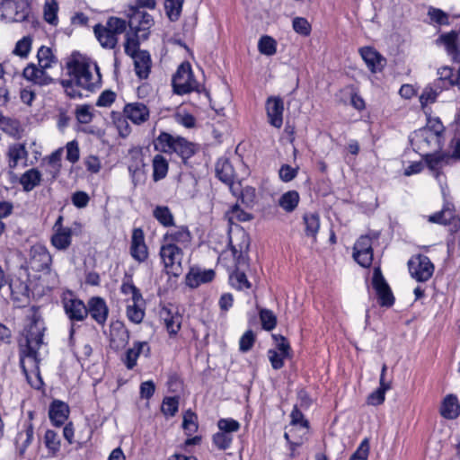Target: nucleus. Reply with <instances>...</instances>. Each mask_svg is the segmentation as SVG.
I'll return each instance as SVG.
<instances>
[{
  "label": "nucleus",
  "instance_id": "1",
  "mask_svg": "<svg viewBox=\"0 0 460 460\" xmlns=\"http://www.w3.org/2000/svg\"><path fill=\"white\" fill-rule=\"evenodd\" d=\"M66 69L80 88L92 92L101 86L102 75L99 66L89 58L73 56L66 63Z\"/></svg>",
  "mask_w": 460,
  "mask_h": 460
},
{
  "label": "nucleus",
  "instance_id": "2",
  "mask_svg": "<svg viewBox=\"0 0 460 460\" xmlns=\"http://www.w3.org/2000/svg\"><path fill=\"white\" fill-rule=\"evenodd\" d=\"M127 29V21L119 17H110L105 25L96 24L93 32L101 46L112 49L118 43V36Z\"/></svg>",
  "mask_w": 460,
  "mask_h": 460
},
{
  "label": "nucleus",
  "instance_id": "3",
  "mask_svg": "<svg viewBox=\"0 0 460 460\" xmlns=\"http://www.w3.org/2000/svg\"><path fill=\"white\" fill-rule=\"evenodd\" d=\"M45 326L40 315L33 314L31 323L25 329L26 349L23 351L26 358L37 362L38 349L42 345Z\"/></svg>",
  "mask_w": 460,
  "mask_h": 460
},
{
  "label": "nucleus",
  "instance_id": "4",
  "mask_svg": "<svg viewBox=\"0 0 460 460\" xmlns=\"http://www.w3.org/2000/svg\"><path fill=\"white\" fill-rule=\"evenodd\" d=\"M127 17L128 19L127 26L129 27L131 33L146 39L148 34L146 31L154 25L153 17L134 5L128 6Z\"/></svg>",
  "mask_w": 460,
  "mask_h": 460
},
{
  "label": "nucleus",
  "instance_id": "5",
  "mask_svg": "<svg viewBox=\"0 0 460 460\" xmlns=\"http://www.w3.org/2000/svg\"><path fill=\"white\" fill-rule=\"evenodd\" d=\"M172 83L174 93L181 95L198 91L199 86L193 77L189 63H183L178 67Z\"/></svg>",
  "mask_w": 460,
  "mask_h": 460
},
{
  "label": "nucleus",
  "instance_id": "6",
  "mask_svg": "<svg viewBox=\"0 0 460 460\" xmlns=\"http://www.w3.org/2000/svg\"><path fill=\"white\" fill-rule=\"evenodd\" d=\"M411 143L420 153L438 151L443 145V136H436L429 128H420L414 132Z\"/></svg>",
  "mask_w": 460,
  "mask_h": 460
},
{
  "label": "nucleus",
  "instance_id": "7",
  "mask_svg": "<svg viewBox=\"0 0 460 460\" xmlns=\"http://www.w3.org/2000/svg\"><path fill=\"white\" fill-rule=\"evenodd\" d=\"M409 271L413 279L419 282L429 280L434 272V265L426 255L412 256L408 261Z\"/></svg>",
  "mask_w": 460,
  "mask_h": 460
},
{
  "label": "nucleus",
  "instance_id": "8",
  "mask_svg": "<svg viewBox=\"0 0 460 460\" xmlns=\"http://www.w3.org/2000/svg\"><path fill=\"white\" fill-rule=\"evenodd\" d=\"M372 285L380 305L386 307L392 306L394 303V295L378 267L374 269Z\"/></svg>",
  "mask_w": 460,
  "mask_h": 460
},
{
  "label": "nucleus",
  "instance_id": "9",
  "mask_svg": "<svg viewBox=\"0 0 460 460\" xmlns=\"http://www.w3.org/2000/svg\"><path fill=\"white\" fill-rule=\"evenodd\" d=\"M62 304L66 316L72 323L82 322L88 315L86 305L72 293L63 296Z\"/></svg>",
  "mask_w": 460,
  "mask_h": 460
},
{
  "label": "nucleus",
  "instance_id": "10",
  "mask_svg": "<svg viewBox=\"0 0 460 460\" xmlns=\"http://www.w3.org/2000/svg\"><path fill=\"white\" fill-rule=\"evenodd\" d=\"M249 246L250 238L243 230L238 231L234 236L230 237V247L236 262V268H239L241 264H244L246 262L245 254Z\"/></svg>",
  "mask_w": 460,
  "mask_h": 460
},
{
  "label": "nucleus",
  "instance_id": "11",
  "mask_svg": "<svg viewBox=\"0 0 460 460\" xmlns=\"http://www.w3.org/2000/svg\"><path fill=\"white\" fill-rule=\"evenodd\" d=\"M129 341V332L120 321L112 322L110 325V347L119 351L126 347Z\"/></svg>",
  "mask_w": 460,
  "mask_h": 460
},
{
  "label": "nucleus",
  "instance_id": "12",
  "mask_svg": "<svg viewBox=\"0 0 460 460\" xmlns=\"http://www.w3.org/2000/svg\"><path fill=\"white\" fill-rule=\"evenodd\" d=\"M11 298L16 307H25L30 303L28 284L19 278L13 279L9 284Z\"/></svg>",
  "mask_w": 460,
  "mask_h": 460
},
{
  "label": "nucleus",
  "instance_id": "13",
  "mask_svg": "<svg viewBox=\"0 0 460 460\" xmlns=\"http://www.w3.org/2000/svg\"><path fill=\"white\" fill-rule=\"evenodd\" d=\"M266 111L269 123L277 128H280L283 124V100L278 96L269 97L266 101Z\"/></svg>",
  "mask_w": 460,
  "mask_h": 460
},
{
  "label": "nucleus",
  "instance_id": "14",
  "mask_svg": "<svg viewBox=\"0 0 460 460\" xmlns=\"http://www.w3.org/2000/svg\"><path fill=\"white\" fill-rule=\"evenodd\" d=\"M30 263L31 269L37 271L49 270L52 257L45 246L36 244L31 249Z\"/></svg>",
  "mask_w": 460,
  "mask_h": 460
},
{
  "label": "nucleus",
  "instance_id": "15",
  "mask_svg": "<svg viewBox=\"0 0 460 460\" xmlns=\"http://www.w3.org/2000/svg\"><path fill=\"white\" fill-rule=\"evenodd\" d=\"M161 259L166 268L181 267L183 258L181 247L164 242L160 249Z\"/></svg>",
  "mask_w": 460,
  "mask_h": 460
},
{
  "label": "nucleus",
  "instance_id": "16",
  "mask_svg": "<svg viewBox=\"0 0 460 460\" xmlns=\"http://www.w3.org/2000/svg\"><path fill=\"white\" fill-rule=\"evenodd\" d=\"M141 354L148 357L150 354V347L146 341H135L131 348H128L123 357L122 362L129 370L137 366V358Z\"/></svg>",
  "mask_w": 460,
  "mask_h": 460
},
{
  "label": "nucleus",
  "instance_id": "17",
  "mask_svg": "<svg viewBox=\"0 0 460 460\" xmlns=\"http://www.w3.org/2000/svg\"><path fill=\"white\" fill-rule=\"evenodd\" d=\"M88 314L99 324L103 325L108 318L109 308L103 298L93 296L88 300L86 305Z\"/></svg>",
  "mask_w": 460,
  "mask_h": 460
},
{
  "label": "nucleus",
  "instance_id": "18",
  "mask_svg": "<svg viewBox=\"0 0 460 460\" xmlns=\"http://www.w3.org/2000/svg\"><path fill=\"white\" fill-rule=\"evenodd\" d=\"M130 254L138 262L145 261L148 257V250L145 243L144 232L141 228H135L133 230Z\"/></svg>",
  "mask_w": 460,
  "mask_h": 460
},
{
  "label": "nucleus",
  "instance_id": "19",
  "mask_svg": "<svg viewBox=\"0 0 460 460\" xmlns=\"http://www.w3.org/2000/svg\"><path fill=\"white\" fill-rule=\"evenodd\" d=\"M192 236L187 226H180L169 230L164 236V242L187 248L191 242Z\"/></svg>",
  "mask_w": 460,
  "mask_h": 460
},
{
  "label": "nucleus",
  "instance_id": "20",
  "mask_svg": "<svg viewBox=\"0 0 460 460\" xmlns=\"http://www.w3.org/2000/svg\"><path fill=\"white\" fill-rule=\"evenodd\" d=\"M48 68H42L33 63H30L22 71V76L29 82L38 85H48L52 83V78L47 73Z\"/></svg>",
  "mask_w": 460,
  "mask_h": 460
},
{
  "label": "nucleus",
  "instance_id": "21",
  "mask_svg": "<svg viewBox=\"0 0 460 460\" xmlns=\"http://www.w3.org/2000/svg\"><path fill=\"white\" fill-rule=\"evenodd\" d=\"M123 112L127 119L137 125H140L149 119V109L142 102L126 104Z\"/></svg>",
  "mask_w": 460,
  "mask_h": 460
},
{
  "label": "nucleus",
  "instance_id": "22",
  "mask_svg": "<svg viewBox=\"0 0 460 460\" xmlns=\"http://www.w3.org/2000/svg\"><path fill=\"white\" fill-rule=\"evenodd\" d=\"M216 172L218 179L230 187L234 194H236L234 183V170L231 163L226 159H220L216 164Z\"/></svg>",
  "mask_w": 460,
  "mask_h": 460
},
{
  "label": "nucleus",
  "instance_id": "23",
  "mask_svg": "<svg viewBox=\"0 0 460 460\" xmlns=\"http://www.w3.org/2000/svg\"><path fill=\"white\" fill-rule=\"evenodd\" d=\"M360 55L371 72L376 73L382 70L385 59L373 48L365 47L360 49Z\"/></svg>",
  "mask_w": 460,
  "mask_h": 460
},
{
  "label": "nucleus",
  "instance_id": "24",
  "mask_svg": "<svg viewBox=\"0 0 460 460\" xmlns=\"http://www.w3.org/2000/svg\"><path fill=\"white\" fill-rule=\"evenodd\" d=\"M68 405L61 401L55 400L49 406V416L53 425L59 427L68 418Z\"/></svg>",
  "mask_w": 460,
  "mask_h": 460
},
{
  "label": "nucleus",
  "instance_id": "25",
  "mask_svg": "<svg viewBox=\"0 0 460 460\" xmlns=\"http://www.w3.org/2000/svg\"><path fill=\"white\" fill-rule=\"evenodd\" d=\"M34 436V429L32 423L29 422L24 425V429L18 432L15 438L16 450L21 457H22L31 444Z\"/></svg>",
  "mask_w": 460,
  "mask_h": 460
},
{
  "label": "nucleus",
  "instance_id": "26",
  "mask_svg": "<svg viewBox=\"0 0 460 460\" xmlns=\"http://www.w3.org/2000/svg\"><path fill=\"white\" fill-rule=\"evenodd\" d=\"M215 278V271L213 270H199L191 269L186 276V283L189 287L194 288L200 284L208 283Z\"/></svg>",
  "mask_w": 460,
  "mask_h": 460
},
{
  "label": "nucleus",
  "instance_id": "27",
  "mask_svg": "<svg viewBox=\"0 0 460 460\" xmlns=\"http://www.w3.org/2000/svg\"><path fill=\"white\" fill-rule=\"evenodd\" d=\"M135 71L140 79H146L149 75L152 61L148 51H138L133 58Z\"/></svg>",
  "mask_w": 460,
  "mask_h": 460
},
{
  "label": "nucleus",
  "instance_id": "28",
  "mask_svg": "<svg viewBox=\"0 0 460 460\" xmlns=\"http://www.w3.org/2000/svg\"><path fill=\"white\" fill-rule=\"evenodd\" d=\"M440 414L443 418L447 420H454L458 417L460 413V405L458 399L455 394H447L440 406Z\"/></svg>",
  "mask_w": 460,
  "mask_h": 460
},
{
  "label": "nucleus",
  "instance_id": "29",
  "mask_svg": "<svg viewBox=\"0 0 460 460\" xmlns=\"http://www.w3.org/2000/svg\"><path fill=\"white\" fill-rule=\"evenodd\" d=\"M444 45L447 54L452 57L454 60H456L459 54V39L458 34L455 31L448 33L442 34L437 40Z\"/></svg>",
  "mask_w": 460,
  "mask_h": 460
},
{
  "label": "nucleus",
  "instance_id": "30",
  "mask_svg": "<svg viewBox=\"0 0 460 460\" xmlns=\"http://www.w3.org/2000/svg\"><path fill=\"white\" fill-rule=\"evenodd\" d=\"M71 239V228H58L51 237V243L58 250L64 251L70 246Z\"/></svg>",
  "mask_w": 460,
  "mask_h": 460
},
{
  "label": "nucleus",
  "instance_id": "31",
  "mask_svg": "<svg viewBox=\"0 0 460 460\" xmlns=\"http://www.w3.org/2000/svg\"><path fill=\"white\" fill-rule=\"evenodd\" d=\"M176 137L162 132L154 141V146L156 151L172 154Z\"/></svg>",
  "mask_w": 460,
  "mask_h": 460
},
{
  "label": "nucleus",
  "instance_id": "32",
  "mask_svg": "<svg viewBox=\"0 0 460 460\" xmlns=\"http://www.w3.org/2000/svg\"><path fill=\"white\" fill-rule=\"evenodd\" d=\"M8 164L11 169H14L21 160L27 159L28 152L22 144H13L8 149Z\"/></svg>",
  "mask_w": 460,
  "mask_h": 460
},
{
  "label": "nucleus",
  "instance_id": "33",
  "mask_svg": "<svg viewBox=\"0 0 460 460\" xmlns=\"http://www.w3.org/2000/svg\"><path fill=\"white\" fill-rule=\"evenodd\" d=\"M173 153L180 155L183 160L189 159L195 154V146L181 137H176Z\"/></svg>",
  "mask_w": 460,
  "mask_h": 460
},
{
  "label": "nucleus",
  "instance_id": "34",
  "mask_svg": "<svg viewBox=\"0 0 460 460\" xmlns=\"http://www.w3.org/2000/svg\"><path fill=\"white\" fill-rule=\"evenodd\" d=\"M153 165V179L158 181L167 175L169 164L168 161L162 155H155L152 162Z\"/></svg>",
  "mask_w": 460,
  "mask_h": 460
},
{
  "label": "nucleus",
  "instance_id": "35",
  "mask_svg": "<svg viewBox=\"0 0 460 460\" xmlns=\"http://www.w3.org/2000/svg\"><path fill=\"white\" fill-rule=\"evenodd\" d=\"M40 172L37 169H30L22 175L20 183L25 191H31L40 184Z\"/></svg>",
  "mask_w": 460,
  "mask_h": 460
},
{
  "label": "nucleus",
  "instance_id": "36",
  "mask_svg": "<svg viewBox=\"0 0 460 460\" xmlns=\"http://www.w3.org/2000/svg\"><path fill=\"white\" fill-rule=\"evenodd\" d=\"M305 232L306 236L313 238L314 242L316 241V234L320 228V218L315 213L305 214L304 216Z\"/></svg>",
  "mask_w": 460,
  "mask_h": 460
},
{
  "label": "nucleus",
  "instance_id": "37",
  "mask_svg": "<svg viewBox=\"0 0 460 460\" xmlns=\"http://www.w3.org/2000/svg\"><path fill=\"white\" fill-rule=\"evenodd\" d=\"M299 202V195L296 190H289L284 193L279 199V205L286 211L292 212Z\"/></svg>",
  "mask_w": 460,
  "mask_h": 460
},
{
  "label": "nucleus",
  "instance_id": "38",
  "mask_svg": "<svg viewBox=\"0 0 460 460\" xmlns=\"http://www.w3.org/2000/svg\"><path fill=\"white\" fill-rule=\"evenodd\" d=\"M229 281L231 286L238 290L249 289L252 287L245 273L241 271L239 268H236L235 270L230 274Z\"/></svg>",
  "mask_w": 460,
  "mask_h": 460
},
{
  "label": "nucleus",
  "instance_id": "39",
  "mask_svg": "<svg viewBox=\"0 0 460 460\" xmlns=\"http://www.w3.org/2000/svg\"><path fill=\"white\" fill-rule=\"evenodd\" d=\"M153 216L164 226H172L174 224L173 215L166 206H157L153 211Z\"/></svg>",
  "mask_w": 460,
  "mask_h": 460
},
{
  "label": "nucleus",
  "instance_id": "40",
  "mask_svg": "<svg viewBox=\"0 0 460 460\" xmlns=\"http://www.w3.org/2000/svg\"><path fill=\"white\" fill-rule=\"evenodd\" d=\"M58 4L57 0H45L43 6L44 20L52 25L58 24Z\"/></svg>",
  "mask_w": 460,
  "mask_h": 460
},
{
  "label": "nucleus",
  "instance_id": "41",
  "mask_svg": "<svg viewBox=\"0 0 460 460\" xmlns=\"http://www.w3.org/2000/svg\"><path fill=\"white\" fill-rule=\"evenodd\" d=\"M44 443L51 456H56L60 450V439L58 435L51 429H48L44 435Z\"/></svg>",
  "mask_w": 460,
  "mask_h": 460
},
{
  "label": "nucleus",
  "instance_id": "42",
  "mask_svg": "<svg viewBox=\"0 0 460 460\" xmlns=\"http://www.w3.org/2000/svg\"><path fill=\"white\" fill-rule=\"evenodd\" d=\"M38 65L42 68L51 67L53 63H56V58L52 53L50 48L41 46L37 52Z\"/></svg>",
  "mask_w": 460,
  "mask_h": 460
},
{
  "label": "nucleus",
  "instance_id": "43",
  "mask_svg": "<svg viewBox=\"0 0 460 460\" xmlns=\"http://www.w3.org/2000/svg\"><path fill=\"white\" fill-rule=\"evenodd\" d=\"M179 409V398L176 396L165 397L163 400L161 411L167 417H173Z\"/></svg>",
  "mask_w": 460,
  "mask_h": 460
},
{
  "label": "nucleus",
  "instance_id": "44",
  "mask_svg": "<svg viewBox=\"0 0 460 460\" xmlns=\"http://www.w3.org/2000/svg\"><path fill=\"white\" fill-rule=\"evenodd\" d=\"M164 320L168 332L175 335L181 328V316L179 314L172 315L170 311H166Z\"/></svg>",
  "mask_w": 460,
  "mask_h": 460
},
{
  "label": "nucleus",
  "instance_id": "45",
  "mask_svg": "<svg viewBox=\"0 0 460 460\" xmlns=\"http://www.w3.org/2000/svg\"><path fill=\"white\" fill-rule=\"evenodd\" d=\"M32 39L30 36H25L15 44L13 53L22 58H26L31 49Z\"/></svg>",
  "mask_w": 460,
  "mask_h": 460
},
{
  "label": "nucleus",
  "instance_id": "46",
  "mask_svg": "<svg viewBox=\"0 0 460 460\" xmlns=\"http://www.w3.org/2000/svg\"><path fill=\"white\" fill-rule=\"evenodd\" d=\"M432 152L433 153H429L428 151V152L422 153V155L425 157L426 163L431 170H438L443 164L444 160L446 158L448 159V156L439 154V153H438V151H432Z\"/></svg>",
  "mask_w": 460,
  "mask_h": 460
},
{
  "label": "nucleus",
  "instance_id": "47",
  "mask_svg": "<svg viewBox=\"0 0 460 460\" xmlns=\"http://www.w3.org/2000/svg\"><path fill=\"white\" fill-rule=\"evenodd\" d=\"M183 0H165L164 7L171 21H176L180 17Z\"/></svg>",
  "mask_w": 460,
  "mask_h": 460
},
{
  "label": "nucleus",
  "instance_id": "48",
  "mask_svg": "<svg viewBox=\"0 0 460 460\" xmlns=\"http://www.w3.org/2000/svg\"><path fill=\"white\" fill-rule=\"evenodd\" d=\"M276 41L270 36H262L258 43L259 51L266 56H272L276 53Z\"/></svg>",
  "mask_w": 460,
  "mask_h": 460
},
{
  "label": "nucleus",
  "instance_id": "49",
  "mask_svg": "<svg viewBox=\"0 0 460 460\" xmlns=\"http://www.w3.org/2000/svg\"><path fill=\"white\" fill-rule=\"evenodd\" d=\"M197 420V415L191 411L190 410H188L183 414V421H182V428L185 430L186 434L190 436L198 429V425L196 423Z\"/></svg>",
  "mask_w": 460,
  "mask_h": 460
},
{
  "label": "nucleus",
  "instance_id": "50",
  "mask_svg": "<svg viewBox=\"0 0 460 460\" xmlns=\"http://www.w3.org/2000/svg\"><path fill=\"white\" fill-rule=\"evenodd\" d=\"M140 37H137L135 33L128 32L126 34V41L124 44L125 52L127 55L130 56L132 58L135 55L138 54V46L139 41L138 39Z\"/></svg>",
  "mask_w": 460,
  "mask_h": 460
},
{
  "label": "nucleus",
  "instance_id": "51",
  "mask_svg": "<svg viewBox=\"0 0 460 460\" xmlns=\"http://www.w3.org/2000/svg\"><path fill=\"white\" fill-rule=\"evenodd\" d=\"M353 258L360 266L364 268L369 267L373 261L372 246L358 250V256L356 254V252H353Z\"/></svg>",
  "mask_w": 460,
  "mask_h": 460
},
{
  "label": "nucleus",
  "instance_id": "52",
  "mask_svg": "<svg viewBox=\"0 0 460 460\" xmlns=\"http://www.w3.org/2000/svg\"><path fill=\"white\" fill-rule=\"evenodd\" d=\"M127 316L134 323H140L145 316L143 305H128L127 307Z\"/></svg>",
  "mask_w": 460,
  "mask_h": 460
},
{
  "label": "nucleus",
  "instance_id": "53",
  "mask_svg": "<svg viewBox=\"0 0 460 460\" xmlns=\"http://www.w3.org/2000/svg\"><path fill=\"white\" fill-rule=\"evenodd\" d=\"M212 440L219 450H226L230 447L233 442V435H228L219 430L213 436Z\"/></svg>",
  "mask_w": 460,
  "mask_h": 460
},
{
  "label": "nucleus",
  "instance_id": "54",
  "mask_svg": "<svg viewBox=\"0 0 460 460\" xmlns=\"http://www.w3.org/2000/svg\"><path fill=\"white\" fill-rule=\"evenodd\" d=\"M260 319L261 325L264 330L271 331L275 328L277 323V318L272 311L268 309H261L260 311Z\"/></svg>",
  "mask_w": 460,
  "mask_h": 460
},
{
  "label": "nucleus",
  "instance_id": "55",
  "mask_svg": "<svg viewBox=\"0 0 460 460\" xmlns=\"http://www.w3.org/2000/svg\"><path fill=\"white\" fill-rule=\"evenodd\" d=\"M218 429L226 434L233 435L240 429V423L233 419H220L217 421Z\"/></svg>",
  "mask_w": 460,
  "mask_h": 460
},
{
  "label": "nucleus",
  "instance_id": "56",
  "mask_svg": "<svg viewBox=\"0 0 460 460\" xmlns=\"http://www.w3.org/2000/svg\"><path fill=\"white\" fill-rule=\"evenodd\" d=\"M66 158L71 164H75L80 158V150L78 142L72 140L66 145Z\"/></svg>",
  "mask_w": 460,
  "mask_h": 460
},
{
  "label": "nucleus",
  "instance_id": "57",
  "mask_svg": "<svg viewBox=\"0 0 460 460\" xmlns=\"http://www.w3.org/2000/svg\"><path fill=\"white\" fill-rule=\"evenodd\" d=\"M61 84L65 89L66 95L70 98L75 99L82 97L83 94L78 90L80 86L75 84V82L73 77H71L69 80H62Z\"/></svg>",
  "mask_w": 460,
  "mask_h": 460
},
{
  "label": "nucleus",
  "instance_id": "58",
  "mask_svg": "<svg viewBox=\"0 0 460 460\" xmlns=\"http://www.w3.org/2000/svg\"><path fill=\"white\" fill-rule=\"evenodd\" d=\"M369 450V440L365 438L362 440L357 450L351 455L349 460H367Z\"/></svg>",
  "mask_w": 460,
  "mask_h": 460
},
{
  "label": "nucleus",
  "instance_id": "59",
  "mask_svg": "<svg viewBox=\"0 0 460 460\" xmlns=\"http://www.w3.org/2000/svg\"><path fill=\"white\" fill-rule=\"evenodd\" d=\"M387 386H380L367 396V403L370 405H380L385 401V392L390 390Z\"/></svg>",
  "mask_w": 460,
  "mask_h": 460
},
{
  "label": "nucleus",
  "instance_id": "60",
  "mask_svg": "<svg viewBox=\"0 0 460 460\" xmlns=\"http://www.w3.org/2000/svg\"><path fill=\"white\" fill-rule=\"evenodd\" d=\"M298 167L293 168L288 164H283L279 171V176L282 181L288 182L296 177Z\"/></svg>",
  "mask_w": 460,
  "mask_h": 460
},
{
  "label": "nucleus",
  "instance_id": "61",
  "mask_svg": "<svg viewBox=\"0 0 460 460\" xmlns=\"http://www.w3.org/2000/svg\"><path fill=\"white\" fill-rule=\"evenodd\" d=\"M16 12L13 18V22H22L25 20H27L29 14H30V6L28 3L22 2L16 4Z\"/></svg>",
  "mask_w": 460,
  "mask_h": 460
},
{
  "label": "nucleus",
  "instance_id": "62",
  "mask_svg": "<svg viewBox=\"0 0 460 460\" xmlns=\"http://www.w3.org/2000/svg\"><path fill=\"white\" fill-rule=\"evenodd\" d=\"M438 94V93L436 90H434L432 87H430V86L425 87L420 96V102L421 106L425 107L429 103H433L436 101Z\"/></svg>",
  "mask_w": 460,
  "mask_h": 460
},
{
  "label": "nucleus",
  "instance_id": "63",
  "mask_svg": "<svg viewBox=\"0 0 460 460\" xmlns=\"http://www.w3.org/2000/svg\"><path fill=\"white\" fill-rule=\"evenodd\" d=\"M4 132L10 136H15L19 132L20 124L16 119L7 118L0 124Z\"/></svg>",
  "mask_w": 460,
  "mask_h": 460
},
{
  "label": "nucleus",
  "instance_id": "64",
  "mask_svg": "<svg viewBox=\"0 0 460 460\" xmlns=\"http://www.w3.org/2000/svg\"><path fill=\"white\" fill-rule=\"evenodd\" d=\"M293 28L295 31L302 35H308L311 31V26L306 19L296 17L293 20Z\"/></svg>",
  "mask_w": 460,
  "mask_h": 460
}]
</instances>
